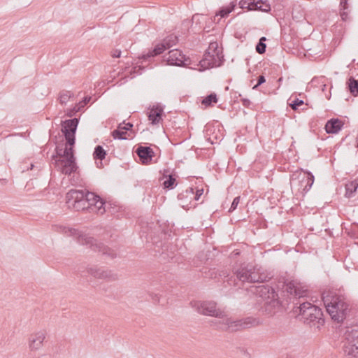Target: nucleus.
I'll return each mask as SVG.
<instances>
[{
    "instance_id": "1",
    "label": "nucleus",
    "mask_w": 358,
    "mask_h": 358,
    "mask_svg": "<svg viewBox=\"0 0 358 358\" xmlns=\"http://www.w3.org/2000/svg\"><path fill=\"white\" fill-rule=\"evenodd\" d=\"M282 289L284 296L289 299L290 300L293 299V303L296 305L299 303V306L294 308V312L299 315H301L303 320L307 318V317L310 316L311 315L323 316L322 310L310 302H294L295 300L304 297L306 295L307 292V289H304L296 281H285L282 285Z\"/></svg>"
},
{
    "instance_id": "2",
    "label": "nucleus",
    "mask_w": 358,
    "mask_h": 358,
    "mask_svg": "<svg viewBox=\"0 0 358 358\" xmlns=\"http://www.w3.org/2000/svg\"><path fill=\"white\" fill-rule=\"evenodd\" d=\"M322 300L331 319L343 322L350 311V300L343 289H331L322 294Z\"/></svg>"
},
{
    "instance_id": "3",
    "label": "nucleus",
    "mask_w": 358,
    "mask_h": 358,
    "mask_svg": "<svg viewBox=\"0 0 358 358\" xmlns=\"http://www.w3.org/2000/svg\"><path fill=\"white\" fill-rule=\"evenodd\" d=\"M234 275L236 278L231 276L227 281L229 285L234 286L238 285L236 280L242 282L255 283L264 282L271 278L261 266L252 264L241 266L234 271Z\"/></svg>"
},
{
    "instance_id": "4",
    "label": "nucleus",
    "mask_w": 358,
    "mask_h": 358,
    "mask_svg": "<svg viewBox=\"0 0 358 358\" xmlns=\"http://www.w3.org/2000/svg\"><path fill=\"white\" fill-rule=\"evenodd\" d=\"M251 292L265 301L262 310L269 316L274 315L282 306L275 289L268 285L252 287Z\"/></svg>"
},
{
    "instance_id": "5",
    "label": "nucleus",
    "mask_w": 358,
    "mask_h": 358,
    "mask_svg": "<svg viewBox=\"0 0 358 358\" xmlns=\"http://www.w3.org/2000/svg\"><path fill=\"white\" fill-rule=\"evenodd\" d=\"M64 234L70 236H75L77 238L78 243L82 245H89L90 248L94 252H99L104 255L109 257L111 259L116 257V252L111 248L104 245L101 243H98L96 239L92 237L87 236L85 234H80L77 229L73 228H66L63 229Z\"/></svg>"
},
{
    "instance_id": "6",
    "label": "nucleus",
    "mask_w": 358,
    "mask_h": 358,
    "mask_svg": "<svg viewBox=\"0 0 358 358\" xmlns=\"http://www.w3.org/2000/svg\"><path fill=\"white\" fill-rule=\"evenodd\" d=\"M214 323L217 324V328L220 330L235 332L258 326L260 322L258 318L252 317L233 320L226 316L222 320L216 321Z\"/></svg>"
},
{
    "instance_id": "7",
    "label": "nucleus",
    "mask_w": 358,
    "mask_h": 358,
    "mask_svg": "<svg viewBox=\"0 0 358 358\" xmlns=\"http://www.w3.org/2000/svg\"><path fill=\"white\" fill-rule=\"evenodd\" d=\"M343 350L348 358H358V324L347 328L343 341Z\"/></svg>"
},
{
    "instance_id": "8",
    "label": "nucleus",
    "mask_w": 358,
    "mask_h": 358,
    "mask_svg": "<svg viewBox=\"0 0 358 358\" xmlns=\"http://www.w3.org/2000/svg\"><path fill=\"white\" fill-rule=\"evenodd\" d=\"M191 306L198 313L223 319L227 316L226 313L217 308V303L213 301H193L190 303Z\"/></svg>"
},
{
    "instance_id": "9",
    "label": "nucleus",
    "mask_w": 358,
    "mask_h": 358,
    "mask_svg": "<svg viewBox=\"0 0 358 358\" xmlns=\"http://www.w3.org/2000/svg\"><path fill=\"white\" fill-rule=\"evenodd\" d=\"M66 199L69 206L72 205L77 211L89 210L84 189H70L66 193Z\"/></svg>"
},
{
    "instance_id": "10",
    "label": "nucleus",
    "mask_w": 358,
    "mask_h": 358,
    "mask_svg": "<svg viewBox=\"0 0 358 358\" xmlns=\"http://www.w3.org/2000/svg\"><path fill=\"white\" fill-rule=\"evenodd\" d=\"M78 118L66 120L62 123V131L65 137L66 145L74 146L76 143V132L78 125Z\"/></svg>"
},
{
    "instance_id": "11",
    "label": "nucleus",
    "mask_w": 358,
    "mask_h": 358,
    "mask_svg": "<svg viewBox=\"0 0 358 358\" xmlns=\"http://www.w3.org/2000/svg\"><path fill=\"white\" fill-rule=\"evenodd\" d=\"M85 200H87L89 209L92 210H96L101 215L106 212L107 205L106 203L99 195L94 192H89L87 189H84Z\"/></svg>"
},
{
    "instance_id": "12",
    "label": "nucleus",
    "mask_w": 358,
    "mask_h": 358,
    "mask_svg": "<svg viewBox=\"0 0 358 358\" xmlns=\"http://www.w3.org/2000/svg\"><path fill=\"white\" fill-rule=\"evenodd\" d=\"M55 166L60 171L66 176H71L76 172L78 169L74 155H71L66 159H58L55 162Z\"/></svg>"
},
{
    "instance_id": "13",
    "label": "nucleus",
    "mask_w": 358,
    "mask_h": 358,
    "mask_svg": "<svg viewBox=\"0 0 358 358\" xmlns=\"http://www.w3.org/2000/svg\"><path fill=\"white\" fill-rule=\"evenodd\" d=\"M166 60L169 65L178 66H186L190 64L189 58L187 57L178 49L170 50L166 57Z\"/></svg>"
},
{
    "instance_id": "14",
    "label": "nucleus",
    "mask_w": 358,
    "mask_h": 358,
    "mask_svg": "<svg viewBox=\"0 0 358 358\" xmlns=\"http://www.w3.org/2000/svg\"><path fill=\"white\" fill-rule=\"evenodd\" d=\"M241 8H246L248 10H260L268 13L271 10V6L267 1L263 0H241L239 1Z\"/></svg>"
},
{
    "instance_id": "15",
    "label": "nucleus",
    "mask_w": 358,
    "mask_h": 358,
    "mask_svg": "<svg viewBox=\"0 0 358 358\" xmlns=\"http://www.w3.org/2000/svg\"><path fill=\"white\" fill-rule=\"evenodd\" d=\"M87 273L99 279L115 280L117 278V274L113 273L110 270L103 269V268L97 266L87 268Z\"/></svg>"
},
{
    "instance_id": "16",
    "label": "nucleus",
    "mask_w": 358,
    "mask_h": 358,
    "mask_svg": "<svg viewBox=\"0 0 358 358\" xmlns=\"http://www.w3.org/2000/svg\"><path fill=\"white\" fill-rule=\"evenodd\" d=\"M136 152L138 156L140 161L143 164H148L150 163L153 157L155 156V152L150 147L148 146H139Z\"/></svg>"
},
{
    "instance_id": "17",
    "label": "nucleus",
    "mask_w": 358,
    "mask_h": 358,
    "mask_svg": "<svg viewBox=\"0 0 358 358\" xmlns=\"http://www.w3.org/2000/svg\"><path fill=\"white\" fill-rule=\"evenodd\" d=\"M63 145H64V143H58L56 145V148H55V153L56 154L53 155L52 156V159H55V161L56 159H57L58 157H59V159H66L71 155H74V150H73L74 146L66 145V143L65 144L66 147L64 149Z\"/></svg>"
},
{
    "instance_id": "18",
    "label": "nucleus",
    "mask_w": 358,
    "mask_h": 358,
    "mask_svg": "<svg viewBox=\"0 0 358 358\" xmlns=\"http://www.w3.org/2000/svg\"><path fill=\"white\" fill-rule=\"evenodd\" d=\"M45 336L43 332H37L31 334L29 337V348L31 350H37L40 349L42 345Z\"/></svg>"
},
{
    "instance_id": "19",
    "label": "nucleus",
    "mask_w": 358,
    "mask_h": 358,
    "mask_svg": "<svg viewBox=\"0 0 358 358\" xmlns=\"http://www.w3.org/2000/svg\"><path fill=\"white\" fill-rule=\"evenodd\" d=\"M164 113L163 108L160 106H154L148 113V120L152 124H157L162 120Z\"/></svg>"
},
{
    "instance_id": "20",
    "label": "nucleus",
    "mask_w": 358,
    "mask_h": 358,
    "mask_svg": "<svg viewBox=\"0 0 358 358\" xmlns=\"http://www.w3.org/2000/svg\"><path fill=\"white\" fill-rule=\"evenodd\" d=\"M194 196V188L189 187L185 191L178 194V199L180 201V205L185 208L191 203Z\"/></svg>"
},
{
    "instance_id": "21",
    "label": "nucleus",
    "mask_w": 358,
    "mask_h": 358,
    "mask_svg": "<svg viewBox=\"0 0 358 358\" xmlns=\"http://www.w3.org/2000/svg\"><path fill=\"white\" fill-rule=\"evenodd\" d=\"M343 122L338 118H332L328 120L325 124V129L327 134H336L343 127Z\"/></svg>"
},
{
    "instance_id": "22",
    "label": "nucleus",
    "mask_w": 358,
    "mask_h": 358,
    "mask_svg": "<svg viewBox=\"0 0 358 358\" xmlns=\"http://www.w3.org/2000/svg\"><path fill=\"white\" fill-rule=\"evenodd\" d=\"M165 46L162 43L156 45L152 50H148L145 54H143L140 59L149 60L150 58L159 55L166 50Z\"/></svg>"
},
{
    "instance_id": "23",
    "label": "nucleus",
    "mask_w": 358,
    "mask_h": 358,
    "mask_svg": "<svg viewBox=\"0 0 358 358\" xmlns=\"http://www.w3.org/2000/svg\"><path fill=\"white\" fill-rule=\"evenodd\" d=\"M106 152L101 145H96L93 152V157L95 161L99 160V162H96V166L99 169L103 167L102 160L106 158Z\"/></svg>"
},
{
    "instance_id": "24",
    "label": "nucleus",
    "mask_w": 358,
    "mask_h": 358,
    "mask_svg": "<svg viewBox=\"0 0 358 358\" xmlns=\"http://www.w3.org/2000/svg\"><path fill=\"white\" fill-rule=\"evenodd\" d=\"M303 321L307 324H309L310 327H314L316 329H319L324 324V319L323 316H317L314 315L307 317V318L303 319Z\"/></svg>"
},
{
    "instance_id": "25",
    "label": "nucleus",
    "mask_w": 358,
    "mask_h": 358,
    "mask_svg": "<svg viewBox=\"0 0 358 358\" xmlns=\"http://www.w3.org/2000/svg\"><path fill=\"white\" fill-rule=\"evenodd\" d=\"M169 170H164V177L166 178V180H165L163 182V187L166 189H173L176 185V178L174 175L169 174L166 175L167 173H169Z\"/></svg>"
},
{
    "instance_id": "26",
    "label": "nucleus",
    "mask_w": 358,
    "mask_h": 358,
    "mask_svg": "<svg viewBox=\"0 0 358 358\" xmlns=\"http://www.w3.org/2000/svg\"><path fill=\"white\" fill-rule=\"evenodd\" d=\"M301 182H306L303 191H309L314 182V176L310 171L305 172L303 179L301 180Z\"/></svg>"
},
{
    "instance_id": "27",
    "label": "nucleus",
    "mask_w": 358,
    "mask_h": 358,
    "mask_svg": "<svg viewBox=\"0 0 358 358\" xmlns=\"http://www.w3.org/2000/svg\"><path fill=\"white\" fill-rule=\"evenodd\" d=\"M347 87L349 92L354 96L358 95V80L350 76L347 81Z\"/></svg>"
},
{
    "instance_id": "28",
    "label": "nucleus",
    "mask_w": 358,
    "mask_h": 358,
    "mask_svg": "<svg viewBox=\"0 0 358 358\" xmlns=\"http://www.w3.org/2000/svg\"><path fill=\"white\" fill-rule=\"evenodd\" d=\"M358 188L357 180L351 181L345 185V196L351 198L354 196L355 192Z\"/></svg>"
},
{
    "instance_id": "29",
    "label": "nucleus",
    "mask_w": 358,
    "mask_h": 358,
    "mask_svg": "<svg viewBox=\"0 0 358 358\" xmlns=\"http://www.w3.org/2000/svg\"><path fill=\"white\" fill-rule=\"evenodd\" d=\"M74 96V94L69 90H63L59 93L58 100L61 105H66L68 101Z\"/></svg>"
},
{
    "instance_id": "30",
    "label": "nucleus",
    "mask_w": 358,
    "mask_h": 358,
    "mask_svg": "<svg viewBox=\"0 0 358 358\" xmlns=\"http://www.w3.org/2000/svg\"><path fill=\"white\" fill-rule=\"evenodd\" d=\"M127 133L122 129V124H120L117 128L112 131V136L114 139L126 140Z\"/></svg>"
},
{
    "instance_id": "31",
    "label": "nucleus",
    "mask_w": 358,
    "mask_h": 358,
    "mask_svg": "<svg viewBox=\"0 0 358 358\" xmlns=\"http://www.w3.org/2000/svg\"><path fill=\"white\" fill-rule=\"evenodd\" d=\"M178 42V36L173 34H170L163 40L162 43L165 46L166 49L167 50L175 45Z\"/></svg>"
},
{
    "instance_id": "32",
    "label": "nucleus",
    "mask_w": 358,
    "mask_h": 358,
    "mask_svg": "<svg viewBox=\"0 0 358 358\" xmlns=\"http://www.w3.org/2000/svg\"><path fill=\"white\" fill-rule=\"evenodd\" d=\"M217 102V97L216 94L211 93L203 98L201 101V104L204 105L206 107L212 106L213 103H216Z\"/></svg>"
},
{
    "instance_id": "33",
    "label": "nucleus",
    "mask_w": 358,
    "mask_h": 358,
    "mask_svg": "<svg viewBox=\"0 0 358 358\" xmlns=\"http://www.w3.org/2000/svg\"><path fill=\"white\" fill-rule=\"evenodd\" d=\"M235 7L236 3L234 2H231L228 6L222 7L217 15H220L222 17H226L235 8Z\"/></svg>"
},
{
    "instance_id": "34",
    "label": "nucleus",
    "mask_w": 358,
    "mask_h": 358,
    "mask_svg": "<svg viewBox=\"0 0 358 358\" xmlns=\"http://www.w3.org/2000/svg\"><path fill=\"white\" fill-rule=\"evenodd\" d=\"M266 40V38L264 36H262L259 38V42L256 45L255 49L257 52L259 54H264L266 52V45L264 43Z\"/></svg>"
},
{
    "instance_id": "35",
    "label": "nucleus",
    "mask_w": 358,
    "mask_h": 358,
    "mask_svg": "<svg viewBox=\"0 0 358 358\" xmlns=\"http://www.w3.org/2000/svg\"><path fill=\"white\" fill-rule=\"evenodd\" d=\"M303 103L304 102L303 100L296 98L290 103H289V105L292 110H296L298 109L299 106H302Z\"/></svg>"
},
{
    "instance_id": "36",
    "label": "nucleus",
    "mask_w": 358,
    "mask_h": 358,
    "mask_svg": "<svg viewBox=\"0 0 358 358\" xmlns=\"http://www.w3.org/2000/svg\"><path fill=\"white\" fill-rule=\"evenodd\" d=\"M240 199H241V197L238 196H236L234 199L232 203H231V207L229 210V212L231 213V212H233L234 210H235L240 202Z\"/></svg>"
},
{
    "instance_id": "37",
    "label": "nucleus",
    "mask_w": 358,
    "mask_h": 358,
    "mask_svg": "<svg viewBox=\"0 0 358 358\" xmlns=\"http://www.w3.org/2000/svg\"><path fill=\"white\" fill-rule=\"evenodd\" d=\"M205 59L203 60L204 63H206V61H208L207 64L208 66L213 67L214 66V64L212 63V55H210V52H206L204 55Z\"/></svg>"
},
{
    "instance_id": "38",
    "label": "nucleus",
    "mask_w": 358,
    "mask_h": 358,
    "mask_svg": "<svg viewBox=\"0 0 358 358\" xmlns=\"http://www.w3.org/2000/svg\"><path fill=\"white\" fill-rule=\"evenodd\" d=\"M91 99V96H86L82 99V101H80L79 103L76 104L78 105V106H80L82 109L90 101Z\"/></svg>"
},
{
    "instance_id": "39",
    "label": "nucleus",
    "mask_w": 358,
    "mask_h": 358,
    "mask_svg": "<svg viewBox=\"0 0 358 358\" xmlns=\"http://www.w3.org/2000/svg\"><path fill=\"white\" fill-rule=\"evenodd\" d=\"M81 110L80 107L78 105L76 104L73 108L70 109L67 113V115L69 117H73L76 115V113L79 112Z\"/></svg>"
},
{
    "instance_id": "40",
    "label": "nucleus",
    "mask_w": 358,
    "mask_h": 358,
    "mask_svg": "<svg viewBox=\"0 0 358 358\" xmlns=\"http://www.w3.org/2000/svg\"><path fill=\"white\" fill-rule=\"evenodd\" d=\"M265 82H266L265 76H263V75L259 76L257 78V84L252 87V89L253 90H257L259 86H260L261 85H262Z\"/></svg>"
},
{
    "instance_id": "41",
    "label": "nucleus",
    "mask_w": 358,
    "mask_h": 358,
    "mask_svg": "<svg viewBox=\"0 0 358 358\" xmlns=\"http://www.w3.org/2000/svg\"><path fill=\"white\" fill-rule=\"evenodd\" d=\"M203 15H200L199 13L194 14L192 17V24L195 23L196 24H199L201 23V19L203 18Z\"/></svg>"
},
{
    "instance_id": "42",
    "label": "nucleus",
    "mask_w": 358,
    "mask_h": 358,
    "mask_svg": "<svg viewBox=\"0 0 358 358\" xmlns=\"http://www.w3.org/2000/svg\"><path fill=\"white\" fill-rule=\"evenodd\" d=\"M203 194V189H196V192H194V196L192 199L195 201H198L201 195Z\"/></svg>"
},
{
    "instance_id": "43",
    "label": "nucleus",
    "mask_w": 358,
    "mask_h": 358,
    "mask_svg": "<svg viewBox=\"0 0 358 358\" xmlns=\"http://www.w3.org/2000/svg\"><path fill=\"white\" fill-rule=\"evenodd\" d=\"M122 129H124V131L127 133V131H129L133 127V124L131 122L124 123L123 122L122 123Z\"/></svg>"
},
{
    "instance_id": "44",
    "label": "nucleus",
    "mask_w": 358,
    "mask_h": 358,
    "mask_svg": "<svg viewBox=\"0 0 358 358\" xmlns=\"http://www.w3.org/2000/svg\"><path fill=\"white\" fill-rule=\"evenodd\" d=\"M349 0H341V2H340V6L343 9V10H345L348 8V1Z\"/></svg>"
},
{
    "instance_id": "45",
    "label": "nucleus",
    "mask_w": 358,
    "mask_h": 358,
    "mask_svg": "<svg viewBox=\"0 0 358 358\" xmlns=\"http://www.w3.org/2000/svg\"><path fill=\"white\" fill-rule=\"evenodd\" d=\"M121 56V50H115L113 52L112 57L114 58H119Z\"/></svg>"
},
{
    "instance_id": "46",
    "label": "nucleus",
    "mask_w": 358,
    "mask_h": 358,
    "mask_svg": "<svg viewBox=\"0 0 358 358\" xmlns=\"http://www.w3.org/2000/svg\"><path fill=\"white\" fill-rule=\"evenodd\" d=\"M241 102L245 107H249L251 103L249 99L245 98L241 99Z\"/></svg>"
},
{
    "instance_id": "47",
    "label": "nucleus",
    "mask_w": 358,
    "mask_h": 358,
    "mask_svg": "<svg viewBox=\"0 0 358 358\" xmlns=\"http://www.w3.org/2000/svg\"><path fill=\"white\" fill-rule=\"evenodd\" d=\"M239 255H240V252H239L238 250H234V251L231 254V257H235L238 256Z\"/></svg>"
},
{
    "instance_id": "48",
    "label": "nucleus",
    "mask_w": 358,
    "mask_h": 358,
    "mask_svg": "<svg viewBox=\"0 0 358 358\" xmlns=\"http://www.w3.org/2000/svg\"><path fill=\"white\" fill-rule=\"evenodd\" d=\"M152 299L155 301V302H159V297H158L157 294H155V296H152Z\"/></svg>"
},
{
    "instance_id": "49",
    "label": "nucleus",
    "mask_w": 358,
    "mask_h": 358,
    "mask_svg": "<svg viewBox=\"0 0 358 358\" xmlns=\"http://www.w3.org/2000/svg\"><path fill=\"white\" fill-rule=\"evenodd\" d=\"M78 272L80 273V277H85V275L84 274V273H85L84 271L79 270Z\"/></svg>"
},
{
    "instance_id": "50",
    "label": "nucleus",
    "mask_w": 358,
    "mask_h": 358,
    "mask_svg": "<svg viewBox=\"0 0 358 358\" xmlns=\"http://www.w3.org/2000/svg\"><path fill=\"white\" fill-rule=\"evenodd\" d=\"M168 256H169V258H171V259H173V257H174L173 255H172V256H171V257H170V255H168Z\"/></svg>"
},
{
    "instance_id": "51",
    "label": "nucleus",
    "mask_w": 358,
    "mask_h": 358,
    "mask_svg": "<svg viewBox=\"0 0 358 358\" xmlns=\"http://www.w3.org/2000/svg\"><path fill=\"white\" fill-rule=\"evenodd\" d=\"M326 87V85H323V89H322V90H323V91L324 90V87Z\"/></svg>"
},
{
    "instance_id": "52",
    "label": "nucleus",
    "mask_w": 358,
    "mask_h": 358,
    "mask_svg": "<svg viewBox=\"0 0 358 358\" xmlns=\"http://www.w3.org/2000/svg\"><path fill=\"white\" fill-rule=\"evenodd\" d=\"M212 45H213V43H210V49H212Z\"/></svg>"
},
{
    "instance_id": "53",
    "label": "nucleus",
    "mask_w": 358,
    "mask_h": 358,
    "mask_svg": "<svg viewBox=\"0 0 358 358\" xmlns=\"http://www.w3.org/2000/svg\"><path fill=\"white\" fill-rule=\"evenodd\" d=\"M164 248H162V253H164Z\"/></svg>"
},
{
    "instance_id": "54",
    "label": "nucleus",
    "mask_w": 358,
    "mask_h": 358,
    "mask_svg": "<svg viewBox=\"0 0 358 358\" xmlns=\"http://www.w3.org/2000/svg\"><path fill=\"white\" fill-rule=\"evenodd\" d=\"M357 147H358V143H357Z\"/></svg>"
}]
</instances>
